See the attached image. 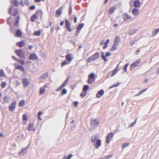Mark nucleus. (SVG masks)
Here are the masks:
<instances>
[{"label":"nucleus","instance_id":"nucleus-35","mask_svg":"<svg viewBox=\"0 0 159 159\" xmlns=\"http://www.w3.org/2000/svg\"><path fill=\"white\" fill-rule=\"evenodd\" d=\"M159 31V28L153 30L152 32L153 36L155 35Z\"/></svg>","mask_w":159,"mask_h":159},{"label":"nucleus","instance_id":"nucleus-18","mask_svg":"<svg viewBox=\"0 0 159 159\" xmlns=\"http://www.w3.org/2000/svg\"><path fill=\"white\" fill-rule=\"evenodd\" d=\"M15 34L17 37H19L22 36V32L20 30L18 29L17 30Z\"/></svg>","mask_w":159,"mask_h":159},{"label":"nucleus","instance_id":"nucleus-48","mask_svg":"<svg viewBox=\"0 0 159 159\" xmlns=\"http://www.w3.org/2000/svg\"><path fill=\"white\" fill-rule=\"evenodd\" d=\"M129 64L128 63L126 64L125 66H124V71L125 72H127V68L128 67V66L129 65Z\"/></svg>","mask_w":159,"mask_h":159},{"label":"nucleus","instance_id":"nucleus-10","mask_svg":"<svg viewBox=\"0 0 159 159\" xmlns=\"http://www.w3.org/2000/svg\"><path fill=\"white\" fill-rule=\"evenodd\" d=\"M38 58V57L35 54L32 53L30 54L29 57V59H30L34 60H37Z\"/></svg>","mask_w":159,"mask_h":159},{"label":"nucleus","instance_id":"nucleus-27","mask_svg":"<svg viewBox=\"0 0 159 159\" xmlns=\"http://www.w3.org/2000/svg\"><path fill=\"white\" fill-rule=\"evenodd\" d=\"M62 7H61L56 11V14L59 15H60L62 13Z\"/></svg>","mask_w":159,"mask_h":159},{"label":"nucleus","instance_id":"nucleus-15","mask_svg":"<svg viewBox=\"0 0 159 159\" xmlns=\"http://www.w3.org/2000/svg\"><path fill=\"white\" fill-rule=\"evenodd\" d=\"M99 137L97 135L95 134L92 136L91 137V140L92 143H93Z\"/></svg>","mask_w":159,"mask_h":159},{"label":"nucleus","instance_id":"nucleus-23","mask_svg":"<svg viewBox=\"0 0 159 159\" xmlns=\"http://www.w3.org/2000/svg\"><path fill=\"white\" fill-rule=\"evenodd\" d=\"M118 44L115 43H114L111 49V51H114L117 49Z\"/></svg>","mask_w":159,"mask_h":159},{"label":"nucleus","instance_id":"nucleus-16","mask_svg":"<svg viewBox=\"0 0 159 159\" xmlns=\"http://www.w3.org/2000/svg\"><path fill=\"white\" fill-rule=\"evenodd\" d=\"M139 10L136 8L133 9L132 11V14L134 16H137L139 13Z\"/></svg>","mask_w":159,"mask_h":159},{"label":"nucleus","instance_id":"nucleus-3","mask_svg":"<svg viewBox=\"0 0 159 159\" xmlns=\"http://www.w3.org/2000/svg\"><path fill=\"white\" fill-rule=\"evenodd\" d=\"M95 75L94 73L90 74L88 76L87 82L89 84H92L95 80Z\"/></svg>","mask_w":159,"mask_h":159},{"label":"nucleus","instance_id":"nucleus-1","mask_svg":"<svg viewBox=\"0 0 159 159\" xmlns=\"http://www.w3.org/2000/svg\"><path fill=\"white\" fill-rule=\"evenodd\" d=\"M90 124L92 126V127L90 128L89 129L90 131H92L95 129L96 128L99 126V122L96 119L92 118L91 119Z\"/></svg>","mask_w":159,"mask_h":159},{"label":"nucleus","instance_id":"nucleus-49","mask_svg":"<svg viewBox=\"0 0 159 159\" xmlns=\"http://www.w3.org/2000/svg\"><path fill=\"white\" fill-rule=\"evenodd\" d=\"M67 92V91L66 89H62L61 91V94L62 95H63L65 94H66Z\"/></svg>","mask_w":159,"mask_h":159},{"label":"nucleus","instance_id":"nucleus-22","mask_svg":"<svg viewBox=\"0 0 159 159\" xmlns=\"http://www.w3.org/2000/svg\"><path fill=\"white\" fill-rule=\"evenodd\" d=\"M10 98L7 96H5L3 98V101L4 102L8 103L10 100Z\"/></svg>","mask_w":159,"mask_h":159},{"label":"nucleus","instance_id":"nucleus-53","mask_svg":"<svg viewBox=\"0 0 159 159\" xmlns=\"http://www.w3.org/2000/svg\"><path fill=\"white\" fill-rule=\"evenodd\" d=\"M112 156V154H110L108 155H107L105 157V158H104V159H108L111 158Z\"/></svg>","mask_w":159,"mask_h":159},{"label":"nucleus","instance_id":"nucleus-11","mask_svg":"<svg viewBox=\"0 0 159 159\" xmlns=\"http://www.w3.org/2000/svg\"><path fill=\"white\" fill-rule=\"evenodd\" d=\"M16 102H14L11 104V105L9 107V109L11 111H13L16 108Z\"/></svg>","mask_w":159,"mask_h":159},{"label":"nucleus","instance_id":"nucleus-42","mask_svg":"<svg viewBox=\"0 0 159 159\" xmlns=\"http://www.w3.org/2000/svg\"><path fill=\"white\" fill-rule=\"evenodd\" d=\"M18 13V11L17 9H14V11L13 13V15L15 16H16Z\"/></svg>","mask_w":159,"mask_h":159},{"label":"nucleus","instance_id":"nucleus-7","mask_svg":"<svg viewBox=\"0 0 159 159\" xmlns=\"http://www.w3.org/2000/svg\"><path fill=\"white\" fill-rule=\"evenodd\" d=\"M140 60L139 59L135 62L132 63L130 65V69L131 70H133L134 68L137 66L140 63Z\"/></svg>","mask_w":159,"mask_h":159},{"label":"nucleus","instance_id":"nucleus-2","mask_svg":"<svg viewBox=\"0 0 159 159\" xmlns=\"http://www.w3.org/2000/svg\"><path fill=\"white\" fill-rule=\"evenodd\" d=\"M99 56V53L98 52H96L93 55L90 57L87 60V61L89 62H91L97 59Z\"/></svg>","mask_w":159,"mask_h":159},{"label":"nucleus","instance_id":"nucleus-38","mask_svg":"<svg viewBox=\"0 0 159 159\" xmlns=\"http://www.w3.org/2000/svg\"><path fill=\"white\" fill-rule=\"evenodd\" d=\"M37 18V16H36V15L35 14H34L31 17L30 20L34 22V21L35 19H36Z\"/></svg>","mask_w":159,"mask_h":159},{"label":"nucleus","instance_id":"nucleus-12","mask_svg":"<svg viewBox=\"0 0 159 159\" xmlns=\"http://www.w3.org/2000/svg\"><path fill=\"white\" fill-rule=\"evenodd\" d=\"M20 20V16H17L16 18V20L14 24V25L15 27H17L18 28L19 27V24Z\"/></svg>","mask_w":159,"mask_h":159},{"label":"nucleus","instance_id":"nucleus-40","mask_svg":"<svg viewBox=\"0 0 159 159\" xmlns=\"http://www.w3.org/2000/svg\"><path fill=\"white\" fill-rule=\"evenodd\" d=\"M120 84V83H117L115 84H114L111 86L109 88V89H111L114 87H116L118 86Z\"/></svg>","mask_w":159,"mask_h":159},{"label":"nucleus","instance_id":"nucleus-25","mask_svg":"<svg viewBox=\"0 0 159 159\" xmlns=\"http://www.w3.org/2000/svg\"><path fill=\"white\" fill-rule=\"evenodd\" d=\"M138 31V29H133L131 30L129 32V34L130 35H132Z\"/></svg>","mask_w":159,"mask_h":159},{"label":"nucleus","instance_id":"nucleus-61","mask_svg":"<svg viewBox=\"0 0 159 159\" xmlns=\"http://www.w3.org/2000/svg\"><path fill=\"white\" fill-rule=\"evenodd\" d=\"M78 102L77 101L74 102V106L75 107H76L78 106Z\"/></svg>","mask_w":159,"mask_h":159},{"label":"nucleus","instance_id":"nucleus-36","mask_svg":"<svg viewBox=\"0 0 159 159\" xmlns=\"http://www.w3.org/2000/svg\"><path fill=\"white\" fill-rule=\"evenodd\" d=\"M33 124L32 123H29L28 125V130L30 131L32 130V128L33 127Z\"/></svg>","mask_w":159,"mask_h":159},{"label":"nucleus","instance_id":"nucleus-5","mask_svg":"<svg viewBox=\"0 0 159 159\" xmlns=\"http://www.w3.org/2000/svg\"><path fill=\"white\" fill-rule=\"evenodd\" d=\"M15 53L20 57H22L23 59L25 58V53L22 51L21 49L16 50Z\"/></svg>","mask_w":159,"mask_h":159},{"label":"nucleus","instance_id":"nucleus-32","mask_svg":"<svg viewBox=\"0 0 159 159\" xmlns=\"http://www.w3.org/2000/svg\"><path fill=\"white\" fill-rule=\"evenodd\" d=\"M116 7H112L109 10V13L110 14H111L113 13L115 11V9H116Z\"/></svg>","mask_w":159,"mask_h":159},{"label":"nucleus","instance_id":"nucleus-57","mask_svg":"<svg viewBox=\"0 0 159 159\" xmlns=\"http://www.w3.org/2000/svg\"><path fill=\"white\" fill-rule=\"evenodd\" d=\"M23 119L24 120H27V117L25 114H24L23 116Z\"/></svg>","mask_w":159,"mask_h":159},{"label":"nucleus","instance_id":"nucleus-45","mask_svg":"<svg viewBox=\"0 0 159 159\" xmlns=\"http://www.w3.org/2000/svg\"><path fill=\"white\" fill-rule=\"evenodd\" d=\"M137 120L136 119L134 121L133 123H132L130 125H129V127H133L134 125L136 124V121H137Z\"/></svg>","mask_w":159,"mask_h":159},{"label":"nucleus","instance_id":"nucleus-34","mask_svg":"<svg viewBox=\"0 0 159 159\" xmlns=\"http://www.w3.org/2000/svg\"><path fill=\"white\" fill-rule=\"evenodd\" d=\"M89 88V86L87 85H85L83 87V91L85 92H87Z\"/></svg>","mask_w":159,"mask_h":159},{"label":"nucleus","instance_id":"nucleus-41","mask_svg":"<svg viewBox=\"0 0 159 159\" xmlns=\"http://www.w3.org/2000/svg\"><path fill=\"white\" fill-rule=\"evenodd\" d=\"M25 102V101L24 100H22L20 101L19 103V106L20 107L24 105Z\"/></svg>","mask_w":159,"mask_h":159},{"label":"nucleus","instance_id":"nucleus-17","mask_svg":"<svg viewBox=\"0 0 159 159\" xmlns=\"http://www.w3.org/2000/svg\"><path fill=\"white\" fill-rule=\"evenodd\" d=\"M66 57L67 61H70V62L73 58L70 54H67L66 56Z\"/></svg>","mask_w":159,"mask_h":159},{"label":"nucleus","instance_id":"nucleus-33","mask_svg":"<svg viewBox=\"0 0 159 159\" xmlns=\"http://www.w3.org/2000/svg\"><path fill=\"white\" fill-rule=\"evenodd\" d=\"M101 57L105 61H107V59L106 58L103 52H101Z\"/></svg>","mask_w":159,"mask_h":159},{"label":"nucleus","instance_id":"nucleus-52","mask_svg":"<svg viewBox=\"0 0 159 159\" xmlns=\"http://www.w3.org/2000/svg\"><path fill=\"white\" fill-rule=\"evenodd\" d=\"M13 8V6L12 5H11L9 8V14H11V10Z\"/></svg>","mask_w":159,"mask_h":159},{"label":"nucleus","instance_id":"nucleus-46","mask_svg":"<svg viewBox=\"0 0 159 159\" xmlns=\"http://www.w3.org/2000/svg\"><path fill=\"white\" fill-rule=\"evenodd\" d=\"M11 16L8 17L7 19V23L10 25L11 26V21L10 20Z\"/></svg>","mask_w":159,"mask_h":159},{"label":"nucleus","instance_id":"nucleus-56","mask_svg":"<svg viewBox=\"0 0 159 159\" xmlns=\"http://www.w3.org/2000/svg\"><path fill=\"white\" fill-rule=\"evenodd\" d=\"M6 85V83L5 82H2L1 83V86L2 88H4Z\"/></svg>","mask_w":159,"mask_h":159},{"label":"nucleus","instance_id":"nucleus-39","mask_svg":"<svg viewBox=\"0 0 159 159\" xmlns=\"http://www.w3.org/2000/svg\"><path fill=\"white\" fill-rule=\"evenodd\" d=\"M12 4L16 7H17L19 4V3L17 0H13Z\"/></svg>","mask_w":159,"mask_h":159},{"label":"nucleus","instance_id":"nucleus-6","mask_svg":"<svg viewBox=\"0 0 159 159\" xmlns=\"http://www.w3.org/2000/svg\"><path fill=\"white\" fill-rule=\"evenodd\" d=\"M93 143L95 147V148L96 149H98L101 145V140L100 139H97Z\"/></svg>","mask_w":159,"mask_h":159},{"label":"nucleus","instance_id":"nucleus-19","mask_svg":"<svg viewBox=\"0 0 159 159\" xmlns=\"http://www.w3.org/2000/svg\"><path fill=\"white\" fill-rule=\"evenodd\" d=\"M140 5V2L138 0L134 1V6L136 7H139Z\"/></svg>","mask_w":159,"mask_h":159},{"label":"nucleus","instance_id":"nucleus-26","mask_svg":"<svg viewBox=\"0 0 159 159\" xmlns=\"http://www.w3.org/2000/svg\"><path fill=\"white\" fill-rule=\"evenodd\" d=\"M16 69H19L23 72H24L25 71V69L21 65L17 66L16 67Z\"/></svg>","mask_w":159,"mask_h":159},{"label":"nucleus","instance_id":"nucleus-13","mask_svg":"<svg viewBox=\"0 0 159 159\" xmlns=\"http://www.w3.org/2000/svg\"><path fill=\"white\" fill-rule=\"evenodd\" d=\"M23 82L25 87H27L30 84V82L28 79L27 78H24L23 80Z\"/></svg>","mask_w":159,"mask_h":159},{"label":"nucleus","instance_id":"nucleus-64","mask_svg":"<svg viewBox=\"0 0 159 159\" xmlns=\"http://www.w3.org/2000/svg\"><path fill=\"white\" fill-rule=\"evenodd\" d=\"M111 55V53L110 52H107L106 53V55H105V56L106 57H107L109 56H110Z\"/></svg>","mask_w":159,"mask_h":159},{"label":"nucleus","instance_id":"nucleus-8","mask_svg":"<svg viewBox=\"0 0 159 159\" xmlns=\"http://www.w3.org/2000/svg\"><path fill=\"white\" fill-rule=\"evenodd\" d=\"M113 135L114 134L112 132L108 134L106 138V143H109L110 142L111 140L112 139Z\"/></svg>","mask_w":159,"mask_h":159},{"label":"nucleus","instance_id":"nucleus-54","mask_svg":"<svg viewBox=\"0 0 159 159\" xmlns=\"http://www.w3.org/2000/svg\"><path fill=\"white\" fill-rule=\"evenodd\" d=\"M18 61L19 63L21 64H25V61H24L22 59H20L18 60L17 61Z\"/></svg>","mask_w":159,"mask_h":159},{"label":"nucleus","instance_id":"nucleus-62","mask_svg":"<svg viewBox=\"0 0 159 159\" xmlns=\"http://www.w3.org/2000/svg\"><path fill=\"white\" fill-rule=\"evenodd\" d=\"M72 156L73 155L72 154H70L68 155L66 159H70Z\"/></svg>","mask_w":159,"mask_h":159},{"label":"nucleus","instance_id":"nucleus-30","mask_svg":"<svg viewBox=\"0 0 159 159\" xmlns=\"http://www.w3.org/2000/svg\"><path fill=\"white\" fill-rule=\"evenodd\" d=\"M25 44L23 41L22 40L17 43V45L20 47H21L25 45Z\"/></svg>","mask_w":159,"mask_h":159},{"label":"nucleus","instance_id":"nucleus-59","mask_svg":"<svg viewBox=\"0 0 159 159\" xmlns=\"http://www.w3.org/2000/svg\"><path fill=\"white\" fill-rule=\"evenodd\" d=\"M67 64V62L66 61H63L61 64V66H63L64 65H66Z\"/></svg>","mask_w":159,"mask_h":159},{"label":"nucleus","instance_id":"nucleus-50","mask_svg":"<svg viewBox=\"0 0 159 159\" xmlns=\"http://www.w3.org/2000/svg\"><path fill=\"white\" fill-rule=\"evenodd\" d=\"M87 94V92H83L80 94V96L81 97H84Z\"/></svg>","mask_w":159,"mask_h":159},{"label":"nucleus","instance_id":"nucleus-58","mask_svg":"<svg viewBox=\"0 0 159 159\" xmlns=\"http://www.w3.org/2000/svg\"><path fill=\"white\" fill-rule=\"evenodd\" d=\"M72 8L71 6H70L69 10V13L70 15H71L72 13Z\"/></svg>","mask_w":159,"mask_h":159},{"label":"nucleus","instance_id":"nucleus-24","mask_svg":"<svg viewBox=\"0 0 159 159\" xmlns=\"http://www.w3.org/2000/svg\"><path fill=\"white\" fill-rule=\"evenodd\" d=\"M28 148V147H27L25 148H22L20 152H19L18 154L22 156L25 153V152L24 151L26 150Z\"/></svg>","mask_w":159,"mask_h":159},{"label":"nucleus","instance_id":"nucleus-44","mask_svg":"<svg viewBox=\"0 0 159 159\" xmlns=\"http://www.w3.org/2000/svg\"><path fill=\"white\" fill-rule=\"evenodd\" d=\"M41 32L40 30L35 31L34 34V36H39L40 35Z\"/></svg>","mask_w":159,"mask_h":159},{"label":"nucleus","instance_id":"nucleus-63","mask_svg":"<svg viewBox=\"0 0 159 159\" xmlns=\"http://www.w3.org/2000/svg\"><path fill=\"white\" fill-rule=\"evenodd\" d=\"M25 5L28 6L29 5V1L28 0H25Z\"/></svg>","mask_w":159,"mask_h":159},{"label":"nucleus","instance_id":"nucleus-14","mask_svg":"<svg viewBox=\"0 0 159 159\" xmlns=\"http://www.w3.org/2000/svg\"><path fill=\"white\" fill-rule=\"evenodd\" d=\"M104 93V91L103 90H101L98 91L96 94V97L97 98H100L101 97Z\"/></svg>","mask_w":159,"mask_h":159},{"label":"nucleus","instance_id":"nucleus-20","mask_svg":"<svg viewBox=\"0 0 159 159\" xmlns=\"http://www.w3.org/2000/svg\"><path fill=\"white\" fill-rule=\"evenodd\" d=\"M124 20L130 19L131 18V16L127 13H125L123 15Z\"/></svg>","mask_w":159,"mask_h":159},{"label":"nucleus","instance_id":"nucleus-28","mask_svg":"<svg viewBox=\"0 0 159 159\" xmlns=\"http://www.w3.org/2000/svg\"><path fill=\"white\" fill-rule=\"evenodd\" d=\"M147 90V89H144L143 90H142L138 93L136 94L135 96H139L141 95L144 92H145Z\"/></svg>","mask_w":159,"mask_h":159},{"label":"nucleus","instance_id":"nucleus-60","mask_svg":"<svg viewBox=\"0 0 159 159\" xmlns=\"http://www.w3.org/2000/svg\"><path fill=\"white\" fill-rule=\"evenodd\" d=\"M35 6L34 5H32L29 7V9L30 10H33L35 8Z\"/></svg>","mask_w":159,"mask_h":159},{"label":"nucleus","instance_id":"nucleus-51","mask_svg":"<svg viewBox=\"0 0 159 159\" xmlns=\"http://www.w3.org/2000/svg\"><path fill=\"white\" fill-rule=\"evenodd\" d=\"M129 143H123L122 145V148H125L126 147L128 146L129 145Z\"/></svg>","mask_w":159,"mask_h":159},{"label":"nucleus","instance_id":"nucleus-21","mask_svg":"<svg viewBox=\"0 0 159 159\" xmlns=\"http://www.w3.org/2000/svg\"><path fill=\"white\" fill-rule=\"evenodd\" d=\"M48 72H46L41 76L40 77L39 79H45L48 76Z\"/></svg>","mask_w":159,"mask_h":159},{"label":"nucleus","instance_id":"nucleus-37","mask_svg":"<svg viewBox=\"0 0 159 159\" xmlns=\"http://www.w3.org/2000/svg\"><path fill=\"white\" fill-rule=\"evenodd\" d=\"M5 74L4 70L3 69L0 70V77H3L5 76Z\"/></svg>","mask_w":159,"mask_h":159},{"label":"nucleus","instance_id":"nucleus-4","mask_svg":"<svg viewBox=\"0 0 159 159\" xmlns=\"http://www.w3.org/2000/svg\"><path fill=\"white\" fill-rule=\"evenodd\" d=\"M69 76H68L62 84L56 89V91H59L61 90L64 87L67 85L68 82L69 80Z\"/></svg>","mask_w":159,"mask_h":159},{"label":"nucleus","instance_id":"nucleus-29","mask_svg":"<svg viewBox=\"0 0 159 159\" xmlns=\"http://www.w3.org/2000/svg\"><path fill=\"white\" fill-rule=\"evenodd\" d=\"M120 40V37L118 36H116L115 38L114 43L118 44Z\"/></svg>","mask_w":159,"mask_h":159},{"label":"nucleus","instance_id":"nucleus-55","mask_svg":"<svg viewBox=\"0 0 159 159\" xmlns=\"http://www.w3.org/2000/svg\"><path fill=\"white\" fill-rule=\"evenodd\" d=\"M36 13L37 14L38 13H39L40 14V17H42L43 15V12L42 10H39L38 11H36Z\"/></svg>","mask_w":159,"mask_h":159},{"label":"nucleus","instance_id":"nucleus-47","mask_svg":"<svg viewBox=\"0 0 159 159\" xmlns=\"http://www.w3.org/2000/svg\"><path fill=\"white\" fill-rule=\"evenodd\" d=\"M45 89H43L42 88H41L40 90V94H43L45 92Z\"/></svg>","mask_w":159,"mask_h":159},{"label":"nucleus","instance_id":"nucleus-9","mask_svg":"<svg viewBox=\"0 0 159 159\" xmlns=\"http://www.w3.org/2000/svg\"><path fill=\"white\" fill-rule=\"evenodd\" d=\"M66 27L67 30L69 32H71L72 31V29L70 28V24L67 19L65 20Z\"/></svg>","mask_w":159,"mask_h":159},{"label":"nucleus","instance_id":"nucleus-31","mask_svg":"<svg viewBox=\"0 0 159 159\" xmlns=\"http://www.w3.org/2000/svg\"><path fill=\"white\" fill-rule=\"evenodd\" d=\"M84 24L83 23L80 24L77 27V30L80 31L84 27Z\"/></svg>","mask_w":159,"mask_h":159},{"label":"nucleus","instance_id":"nucleus-43","mask_svg":"<svg viewBox=\"0 0 159 159\" xmlns=\"http://www.w3.org/2000/svg\"><path fill=\"white\" fill-rule=\"evenodd\" d=\"M118 71V70L116 68H115L112 72L111 76H113L116 74Z\"/></svg>","mask_w":159,"mask_h":159}]
</instances>
